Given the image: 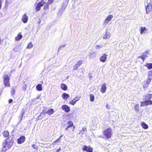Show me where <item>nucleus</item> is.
<instances>
[{
  "label": "nucleus",
  "mask_w": 152,
  "mask_h": 152,
  "mask_svg": "<svg viewBox=\"0 0 152 152\" xmlns=\"http://www.w3.org/2000/svg\"><path fill=\"white\" fill-rule=\"evenodd\" d=\"M152 104V101L150 100H146L144 102H142L140 105L141 106H143L144 105H147Z\"/></svg>",
  "instance_id": "obj_10"
},
{
  "label": "nucleus",
  "mask_w": 152,
  "mask_h": 152,
  "mask_svg": "<svg viewBox=\"0 0 152 152\" xmlns=\"http://www.w3.org/2000/svg\"><path fill=\"white\" fill-rule=\"evenodd\" d=\"M56 142H55V141H54V142H53L52 143V145H56Z\"/></svg>",
  "instance_id": "obj_50"
},
{
  "label": "nucleus",
  "mask_w": 152,
  "mask_h": 152,
  "mask_svg": "<svg viewBox=\"0 0 152 152\" xmlns=\"http://www.w3.org/2000/svg\"><path fill=\"white\" fill-rule=\"evenodd\" d=\"M21 49L22 48L21 45H19L14 48L13 50L14 51L16 52H18L20 51Z\"/></svg>",
  "instance_id": "obj_14"
},
{
  "label": "nucleus",
  "mask_w": 152,
  "mask_h": 152,
  "mask_svg": "<svg viewBox=\"0 0 152 152\" xmlns=\"http://www.w3.org/2000/svg\"><path fill=\"white\" fill-rule=\"evenodd\" d=\"M22 38V36L20 33H19L17 36L15 38V40L16 41H18L20 40Z\"/></svg>",
  "instance_id": "obj_22"
},
{
  "label": "nucleus",
  "mask_w": 152,
  "mask_h": 152,
  "mask_svg": "<svg viewBox=\"0 0 152 152\" xmlns=\"http://www.w3.org/2000/svg\"><path fill=\"white\" fill-rule=\"evenodd\" d=\"M87 132V129L85 127H84L83 128L82 130H80L79 133L81 136L83 135L85 133H86Z\"/></svg>",
  "instance_id": "obj_17"
},
{
  "label": "nucleus",
  "mask_w": 152,
  "mask_h": 152,
  "mask_svg": "<svg viewBox=\"0 0 152 152\" xmlns=\"http://www.w3.org/2000/svg\"><path fill=\"white\" fill-rule=\"evenodd\" d=\"M145 66L147 67L148 69H151L152 68V63H147Z\"/></svg>",
  "instance_id": "obj_26"
},
{
  "label": "nucleus",
  "mask_w": 152,
  "mask_h": 152,
  "mask_svg": "<svg viewBox=\"0 0 152 152\" xmlns=\"http://www.w3.org/2000/svg\"><path fill=\"white\" fill-rule=\"evenodd\" d=\"M146 28L145 27H142L140 28V33L141 34H142L144 32V31L146 30Z\"/></svg>",
  "instance_id": "obj_31"
},
{
  "label": "nucleus",
  "mask_w": 152,
  "mask_h": 152,
  "mask_svg": "<svg viewBox=\"0 0 152 152\" xmlns=\"http://www.w3.org/2000/svg\"><path fill=\"white\" fill-rule=\"evenodd\" d=\"M48 3H47V4L44 6V9L46 10L48 9Z\"/></svg>",
  "instance_id": "obj_40"
},
{
  "label": "nucleus",
  "mask_w": 152,
  "mask_h": 152,
  "mask_svg": "<svg viewBox=\"0 0 152 152\" xmlns=\"http://www.w3.org/2000/svg\"><path fill=\"white\" fill-rule=\"evenodd\" d=\"M33 45L31 42L29 43L28 45L27 48L28 49H30L32 48Z\"/></svg>",
  "instance_id": "obj_35"
},
{
  "label": "nucleus",
  "mask_w": 152,
  "mask_h": 152,
  "mask_svg": "<svg viewBox=\"0 0 152 152\" xmlns=\"http://www.w3.org/2000/svg\"><path fill=\"white\" fill-rule=\"evenodd\" d=\"M146 13L148 14L152 11V2L151 0H148L147 5H145Z\"/></svg>",
  "instance_id": "obj_3"
},
{
  "label": "nucleus",
  "mask_w": 152,
  "mask_h": 152,
  "mask_svg": "<svg viewBox=\"0 0 152 152\" xmlns=\"http://www.w3.org/2000/svg\"><path fill=\"white\" fill-rule=\"evenodd\" d=\"M13 136L9 137L5 140V142L3 143V146L5 148V150L8 149L13 145L14 140L12 139Z\"/></svg>",
  "instance_id": "obj_1"
},
{
  "label": "nucleus",
  "mask_w": 152,
  "mask_h": 152,
  "mask_svg": "<svg viewBox=\"0 0 152 152\" xmlns=\"http://www.w3.org/2000/svg\"><path fill=\"white\" fill-rule=\"evenodd\" d=\"M96 49H99L100 48H101L102 47V46L99 45H96Z\"/></svg>",
  "instance_id": "obj_43"
},
{
  "label": "nucleus",
  "mask_w": 152,
  "mask_h": 152,
  "mask_svg": "<svg viewBox=\"0 0 152 152\" xmlns=\"http://www.w3.org/2000/svg\"><path fill=\"white\" fill-rule=\"evenodd\" d=\"M106 107L107 109H109V106L107 104L106 105Z\"/></svg>",
  "instance_id": "obj_52"
},
{
  "label": "nucleus",
  "mask_w": 152,
  "mask_h": 152,
  "mask_svg": "<svg viewBox=\"0 0 152 152\" xmlns=\"http://www.w3.org/2000/svg\"><path fill=\"white\" fill-rule=\"evenodd\" d=\"M61 150V149L59 148L57 150L56 152H59Z\"/></svg>",
  "instance_id": "obj_49"
},
{
  "label": "nucleus",
  "mask_w": 152,
  "mask_h": 152,
  "mask_svg": "<svg viewBox=\"0 0 152 152\" xmlns=\"http://www.w3.org/2000/svg\"><path fill=\"white\" fill-rule=\"evenodd\" d=\"M61 138H60V137H59L58 138V139H59V140H61Z\"/></svg>",
  "instance_id": "obj_57"
},
{
  "label": "nucleus",
  "mask_w": 152,
  "mask_h": 152,
  "mask_svg": "<svg viewBox=\"0 0 152 152\" xmlns=\"http://www.w3.org/2000/svg\"><path fill=\"white\" fill-rule=\"evenodd\" d=\"M69 1V0H65V4L66 5L68 4Z\"/></svg>",
  "instance_id": "obj_46"
},
{
  "label": "nucleus",
  "mask_w": 152,
  "mask_h": 152,
  "mask_svg": "<svg viewBox=\"0 0 152 152\" xmlns=\"http://www.w3.org/2000/svg\"><path fill=\"white\" fill-rule=\"evenodd\" d=\"M47 111L46 110H43L41 113L40 115H45L46 114H47Z\"/></svg>",
  "instance_id": "obj_34"
},
{
  "label": "nucleus",
  "mask_w": 152,
  "mask_h": 152,
  "mask_svg": "<svg viewBox=\"0 0 152 152\" xmlns=\"http://www.w3.org/2000/svg\"><path fill=\"white\" fill-rule=\"evenodd\" d=\"M59 141V139H58L56 140L55 141L56 142H58Z\"/></svg>",
  "instance_id": "obj_51"
},
{
  "label": "nucleus",
  "mask_w": 152,
  "mask_h": 152,
  "mask_svg": "<svg viewBox=\"0 0 152 152\" xmlns=\"http://www.w3.org/2000/svg\"><path fill=\"white\" fill-rule=\"evenodd\" d=\"M152 79V77L148 78L146 81V83L148 84H149L150 83L151 80Z\"/></svg>",
  "instance_id": "obj_36"
},
{
  "label": "nucleus",
  "mask_w": 152,
  "mask_h": 152,
  "mask_svg": "<svg viewBox=\"0 0 152 152\" xmlns=\"http://www.w3.org/2000/svg\"><path fill=\"white\" fill-rule=\"evenodd\" d=\"M1 0H0V9L1 8Z\"/></svg>",
  "instance_id": "obj_48"
},
{
  "label": "nucleus",
  "mask_w": 152,
  "mask_h": 152,
  "mask_svg": "<svg viewBox=\"0 0 152 152\" xmlns=\"http://www.w3.org/2000/svg\"><path fill=\"white\" fill-rule=\"evenodd\" d=\"M106 89V84L104 83L102 86L101 88V91L102 93H104L105 92Z\"/></svg>",
  "instance_id": "obj_16"
},
{
  "label": "nucleus",
  "mask_w": 152,
  "mask_h": 152,
  "mask_svg": "<svg viewBox=\"0 0 152 152\" xmlns=\"http://www.w3.org/2000/svg\"><path fill=\"white\" fill-rule=\"evenodd\" d=\"M28 18L26 14H25L22 16V20L24 23H26L27 22Z\"/></svg>",
  "instance_id": "obj_11"
},
{
  "label": "nucleus",
  "mask_w": 152,
  "mask_h": 152,
  "mask_svg": "<svg viewBox=\"0 0 152 152\" xmlns=\"http://www.w3.org/2000/svg\"><path fill=\"white\" fill-rule=\"evenodd\" d=\"M80 97L78 96H76L74 99L73 100L76 102L79 100L80 99Z\"/></svg>",
  "instance_id": "obj_30"
},
{
  "label": "nucleus",
  "mask_w": 152,
  "mask_h": 152,
  "mask_svg": "<svg viewBox=\"0 0 152 152\" xmlns=\"http://www.w3.org/2000/svg\"><path fill=\"white\" fill-rule=\"evenodd\" d=\"M63 136L62 135H61L60 136V138L61 137H63Z\"/></svg>",
  "instance_id": "obj_56"
},
{
  "label": "nucleus",
  "mask_w": 152,
  "mask_h": 152,
  "mask_svg": "<svg viewBox=\"0 0 152 152\" xmlns=\"http://www.w3.org/2000/svg\"><path fill=\"white\" fill-rule=\"evenodd\" d=\"M75 129V127H73V130L72 131H73V130L74 129Z\"/></svg>",
  "instance_id": "obj_58"
},
{
  "label": "nucleus",
  "mask_w": 152,
  "mask_h": 152,
  "mask_svg": "<svg viewBox=\"0 0 152 152\" xmlns=\"http://www.w3.org/2000/svg\"><path fill=\"white\" fill-rule=\"evenodd\" d=\"M134 109L136 111H139V106L138 104H136L134 106Z\"/></svg>",
  "instance_id": "obj_37"
},
{
  "label": "nucleus",
  "mask_w": 152,
  "mask_h": 152,
  "mask_svg": "<svg viewBox=\"0 0 152 152\" xmlns=\"http://www.w3.org/2000/svg\"><path fill=\"white\" fill-rule=\"evenodd\" d=\"M61 108L66 113L69 112L70 110V107L67 105H63Z\"/></svg>",
  "instance_id": "obj_8"
},
{
  "label": "nucleus",
  "mask_w": 152,
  "mask_h": 152,
  "mask_svg": "<svg viewBox=\"0 0 152 152\" xmlns=\"http://www.w3.org/2000/svg\"><path fill=\"white\" fill-rule=\"evenodd\" d=\"M36 88L38 91H41L42 90V85L41 84H38L36 86Z\"/></svg>",
  "instance_id": "obj_23"
},
{
  "label": "nucleus",
  "mask_w": 152,
  "mask_h": 152,
  "mask_svg": "<svg viewBox=\"0 0 152 152\" xmlns=\"http://www.w3.org/2000/svg\"><path fill=\"white\" fill-rule=\"evenodd\" d=\"M15 93V89L14 87H12L11 88V94L12 96Z\"/></svg>",
  "instance_id": "obj_33"
},
{
  "label": "nucleus",
  "mask_w": 152,
  "mask_h": 152,
  "mask_svg": "<svg viewBox=\"0 0 152 152\" xmlns=\"http://www.w3.org/2000/svg\"><path fill=\"white\" fill-rule=\"evenodd\" d=\"M25 137L24 136L20 137L18 139V142L19 144H21L25 141Z\"/></svg>",
  "instance_id": "obj_12"
},
{
  "label": "nucleus",
  "mask_w": 152,
  "mask_h": 152,
  "mask_svg": "<svg viewBox=\"0 0 152 152\" xmlns=\"http://www.w3.org/2000/svg\"><path fill=\"white\" fill-rule=\"evenodd\" d=\"M3 78L4 79V83L5 87L10 86L9 77L6 75H4L3 76Z\"/></svg>",
  "instance_id": "obj_4"
},
{
  "label": "nucleus",
  "mask_w": 152,
  "mask_h": 152,
  "mask_svg": "<svg viewBox=\"0 0 152 152\" xmlns=\"http://www.w3.org/2000/svg\"><path fill=\"white\" fill-rule=\"evenodd\" d=\"M53 0H48L47 1L48 2V3L51 4L53 2Z\"/></svg>",
  "instance_id": "obj_45"
},
{
  "label": "nucleus",
  "mask_w": 152,
  "mask_h": 152,
  "mask_svg": "<svg viewBox=\"0 0 152 152\" xmlns=\"http://www.w3.org/2000/svg\"><path fill=\"white\" fill-rule=\"evenodd\" d=\"M148 76L150 77L152 76V71H150L148 72Z\"/></svg>",
  "instance_id": "obj_39"
},
{
  "label": "nucleus",
  "mask_w": 152,
  "mask_h": 152,
  "mask_svg": "<svg viewBox=\"0 0 152 152\" xmlns=\"http://www.w3.org/2000/svg\"><path fill=\"white\" fill-rule=\"evenodd\" d=\"M152 94L150 95L148 94L146 96V99L148 100L150 99L151 98V95Z\"/></svg>",
  "instance_id": "obj_32"
},
{
  "label": "nucleus",
  "mask_w": 152,
  "mask_h": 152,
  "mask_svg": "<svg viewBox=\"0 0 152 152\" xmlns=\"http://www.w3.org/2000/svg\"><path fill=\"white\" fill-rule=\"evenodd\" d=\"M112 133V130L110 128L104 130L102 133L106 138L109 139L111 137Z\"/></svg>",
  "instance_id": "obj_2"
},
{
  "label": "nucleus",
  "mask_w": 152,
  "mask_h": 152,
  "mask_svg": "<svg viewBox=\"0 0 152 152\" xmlns=\"http://www.w3.org/2000/svg\"><path fill=\"white\" fill-rule=\"evenodd\" d=\"M110 35L109 32H106L105 34L103 36V38L105 39L108 38L110 37Z\"/></svg>",
  "instance_id": "obj_24"
},
{
  "label": "nucleus",
  "mask_w": 152,
  "mask_h": 152,
  "mask_svg": "<svg viewBox=\"0 0 152 152\" xmlns=\"http://www.w3.org/2000/svg\"><path fill=\"white\" fill-rule=\"evenodd\" d=\"M83 150V151H86L87 152H92L93 149L90 146H87L84 145L82 147Z\"/></svg>",
  "instance_id": "obj_5"
},
{
  "label": "nucleus",
  "mask_w": 152,
  "mask_h": 152,
  "mask_svg": "<svg viewBox=\"0 0 152 152\" xmlns=\"http://www.w3.org/2000/svg\"><path fill=\"white\" fill-rule=\"evenodd\" d=\"M76 103V102L75 101H74L73 100H72L71 101H70L69 103L71 104L74 105Z\"/></svg>",
  "instance_id": "obj_38"
},
{
  "label": "nucleus",
  "mask_w": 152,
  "mask_h": 152,
  "mask_svg": "<svg viewBox=\"0 0 152 152\" xmlns=\"http://www.w3.org/2000/svg\"><path fill=\"white\" fill-rule=\"evenodd\" d=\"M113 17V16L112 15H108L105 19L104 21V23H108V22L111 20Z\"/></svg>",
  "instance_id": "obj_13"
},
{
  "label": "nucleus",
  "mask_w": 152,
  "mask_h": 152,
  "mask_svg": "<svg viewBox=\"0 0 152 152\" xmlns=\"http://www.w3.org/2000/svg\"><path fill=\"white\" fill-rule=\"evenodd\" d=\"M98 137H99L102 138H103V137L102 135H101L99 136H98Z\"/></svg>",
  "instance_id": "obj_55"
},
{
  "label": "nucleus",
  "mask_w": 152,
  "mask_h": 152,
  "mask_svg": "<svg viewBox=\"0 0 152 152\" xmlns=\"http://www.w3.org/2000/svg\"><path fill=\"white\" fill-rule=\"evenodd\" d=\"M67 124L68 125V126L65 129V130H67L69 128L72 127L73 126V122L70 121L68 122Z\"/></svg>",
  "instance_id": "obj_18"
},
{
  "label": "nucleus",
  "mask_w": 152,
  "mask_h": 152,
  "mask_svg": "<svg viewBox=\"0 0 152 152\" xmlns=\"http://www.w3.org/2000/svg\"><path fill=\"white\" fill-rule=\"evenodd\" d=\"M143 87H144V88H145V87H146V88H147L148 86H146V85H144Z\"/></svg>",
  "instance_id": "obj_54"
},
{
  "label": "nucleus",
  "mask_w": 152,
  "mask_h": 152,
  "mask_svg": "<svg viewBox=\"0 0 152 152\" xmlns=\"http://www.w3.org/2000/svg\"><path fill=\"white\" fill-rule=\"evenodd\" d=\"M62 97L64 99H67L70 96L68 94L66 93H64L62 94Z\"/></svg>",
  "instance_id": "obj_19"
},
{
  "label": "nucleus",
  "mask_w": 152,
  "mask_h": 152,
  "mask_svg": "<svg viewBox=\"0 0 152 152\" xmlns=\"http://www.w3.org/2000/svg\"><path fill=\"white\" fill-rule=\"evenodd\" d=\"M12 1V0H6L5 1L6 4L7 5V4L10 3Z\"/></svg>",
  "instance_id": "obj_42"
},
{
  "label": "nucleus",
  "mask_w": 152,
  "mask_h": 152,
  "mask_svg": "<svg viewBox=\"0 0 152 152\" xmlns=\"http://www.w3.org/2000/svg\"><path fill=\"white\" fill-rule=\"evenodd\" d=\"M82 60H80L78 61L77 63L74 65L73 70H77L82 63Z\"/></svg>",
  "instance_id": "obj_7"
},
{
  "label": "nucleus",
  "mask_w": 152,
  "mask_h": 152,
  "mask_svg": "<svg viewBox=\"0 0 152 152\" xmlns=\"http://www.w3.org/2000/svg\"><path fill=\"white\" fill-rule=\"evenodd\" d=\"M42 1H41L38 2L36 6V9L37 11H39L40 10L41 7L44 5V4L42 3Z\"/></svg>",
  "instance_id": "obj_9"
},
{
  "label": "nucleus",
  "mask_w": 152,
  "mask_h": 152,
  "mask_svg": "<svg viewBox=\"0 0 152 152\" xmlns=\"http://www.w3.org/2000/svg\"><path fill=\"white\" fill-rule=\"evenodd\" d=\"M54 112V110L53 109H48L47 111V113L49 115L52 114Z\"/></svg>",
  "instance_id": "obj_20"
},
{
  "label": "nucleus",
  "mask_w": 152,
  "mask_h": 152,
  "mask_svg": "<svg viewBox=\"0 0 152 152\" xmlns=\"http://www.w3.org/2000/svg\"><path fill=\"white\" fill-rule=\"evenodd\" d=\"M107 56V55L106 54H104L100 57L99 58L100 61L102 62H104L106 60Z\"/></svg>",
  "instance_id": "obj_15"
},
{
  "label": "nucleus",
  "mask_w": 152,
  "mask_h": 152,
  "mask_svg": "<svg viewBox=\"0 0 152 152\" xmlns=\"http://www.w3.org/2000/svg\"><path fill=\"white\" fill-rule=\"evenodd\" d=\"M94 53H90L89 56L90 57H91V55Z\"/></svg>",
  "instance_id": "obj_53"
},
{
  "label": "nucleus",
  "mask_w": 152,
  "mask_h": 152,
  "mask_svg": "<svg viewBox=\"0 0 152 152\" xmlns=\"http://www.w3.org/2000/svg\"><path fill=\"white\" fill-rule=\"evenodd\" d=\"M32 147L35 149L37 150L38 149L37 147L35 144L33 145H32Z\"/></svg>",
  "instance_id": "obj_41"
},
{
  "label": "nucleus",
  "mask_w": 152,
  "mask_h": 152,
  "mask_svg": "<svg viewBox=\"0 0 152 152\" xmlns=\"http://www.w3.org/2000/svg\"><path fill=\"white\" fill-rule=\"evenodd\" d=\"M90 100L91 102H93L94 99V96L91 94L90 95Z\"/></svg>",
  "instance_id": "obj_28"
},
{
  "label": "nucleus",
  "mask_w": 152,
  "mask_h": 152,
  "mask_svg": "<svg viewBox=\"0 0 152 152\" xmlns=\"http://www.w3.org/2000/svg\"><path fill=\"white\" fill-rule=\"evenodd\" d=\"M13 100L12 99H10L9 100V103H11L12 102Z\"/></svg>",
  "instance_id": "obj_47"
},
{
  "label": "nucleus",
  "mask_w": 152,
  "mask_h": 152,
  "mask_svg": "<svg viewBox=\"0 0 152 152\" xmlns=\"http://www.w3.org/2000/svg\"><path fill=\"white\" fill-rule=\"evenodd\" d=\"M141 125L142 127L144 129H147L148 128V125L144 122L141 123Z\"/></svg>",
  "instance_id": "obj_21"
},
{
  "label": "nucleus",
  "mask_w": 152,
  "mask_h": 152,
  "mask_svg": "<svg viewBox=\"0 0 152 152\" xmlns=\"http://www.w3.org/2000/svg\"><path fill=\"white\" fill-rule=\"evenodd\" d=\"M148 50L146 51L145 52L142 53V55L139 57L138 58H141L143 60V62L145 58L147 57V55L148 54Z\"/></svg>",
  "instance_id": "obj_6"
},
{
  "label": "nucleus",
  "mask_w": 152,
  "mask_h": 152,
  "mask_svg": "<svg viewBox=\"0 0 152 152\" xmlns=\"http://www.w3.org/2000/svg\"><path fill=\"white\" fill-rule=\"evenodd\" d=\"M66 44H65L62 45H61L58 48V52H59V51L61 50V49H62L63 48L65 47L66 46Z\"/></svg>",
  "instance_id": "obj_27"
},
{
  "label": "nucleus",
  "mask_w": 152,
  "mask_h": 152,
  "mask_svg": "<svg viewBox=\"0 0 152 152\" xmlns=\"http://www.w3.org/2000/svg\"><path fill=\"white\" fill-rule=\"evenodd\" d=\"M23 115L22 114V117H23Z\"/></svg>",
  "instance_id": "obj_59"
},
{
  "label": "nucleus",
  "mask_w": 152,
  "mask_h": 152,
  "mask_svg": "<svg viewBox=\"0 0 152 152\" xmlns=\"http://www.w3.org/2000/svg\"><path fill=\"white\" fill-rule=\"evenodd\" d=\"M48 0H42L41 1H42V3L44 4L46 3V2Z\"/></svg>",
  "instance_id": "obj_44"
},
{
  "label": "nucleus",
  "mask_w": 152,
  "mask_h": 152,
  "mask_svg": "<svg viewBox=\"0 0 152 152\" xmlns=\"http://www.w3.org/2000/svg\"><path fill=\"white\" fill-rule=\"evenodd\" d=\"M61 88L64 90H66L67 89V86L64 84H62L61 86Z\"/></svg>",
  "instance_id": "obj_25"
},
{
  "label": "nucleus",
  "mask_w": 152,
  "mask_h": 152,
  "mask_svg": "<svg viewBox=\"0 0 152 152\" xmlns=\"http://www.w3.org/2000/svg\"><path fill=\"white\" fill-rule=\"evenodd\" d=\"M3 135L5 137H7L9 135V132L7 131H6L4 132Z\"/></svg>",
  "instance_id": "obj_29"
}]
</instances>
